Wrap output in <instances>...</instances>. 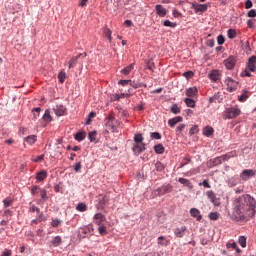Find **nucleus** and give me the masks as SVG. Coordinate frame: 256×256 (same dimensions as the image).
<instances>
[{
	"instance_id": "3",
	"label": "nucleus",
	"mask_w": 256,
	"mask_h": 256,
	"mask_svg": "<svg viewBox=\"0 0 256 256\" xmlns=\"http://www.w3.org/2000/svg\"><path fill=\"white\" fill-rule=\"evenodd\" d=\"M225 84L227 85V91H229V93H233V91L239 87V82L233 80L231 77L226 78Z\"/></svg>"
},
{
	"instance_id": "46",
	"label": "nucleus",
	"mask_w": 256,
	"mask_h": 256,
	"mask_svg": "<svg viewBox=\"0 0 256 256\" xmlns=\"http://www.w3.org/2000/svg\"><path fill=\"white\" fill-rule=\"evenodd\" d=\"M41 211V209H39V207L31 204L30 208H29V213H39Z\"/></svg>"
},
{
	"instance_id": "23",
	"label": "nucleus",
	"mask_w": 256,
	"mask_h": 256,
	"mask_svg": "<svg viewBox=\"0 0 256 256\" xmlns=\"http://www.w3.org/2000/svg\"><path fill=\"white\" fill-rule=\"evenodd\" d=\"M134 69H135V64L132 63V64L126 66L125 68H123V69L120 71V73H121L122 75H129V73H131V71L134 70Z\"/></svg>"
},
{
	"instance_id": "31",
	"label": "nucleus",
	"mask_w": 256,
	"mask_h": 256,
	"mask_svg": "<svg viewBox=\"0 0 256 256\" xmlns=\"http://www.w3.org/2000/svg\"><path fill=\"white\" fill-rule=\"evenodd\" d=\"M170 111L171 113H173L174 115H179V113H181V108L177 105V104H172V106L170 107Z\"/></svg>"
},
{
	"instance_id": "13",
	"label": "nucleus",
	"mask_w": 256,
	"mask_h": 256,
	"mask_svg": "<svg viewBox=\"0 0 256 256\" xmlns=\"http://www.w3.org/2000/svg\"><path fill=\"white\" fill-rule=\"evenodd\" d=\"M236 63H237V60L233 56H230L226 60H224V65L226 69H229V70L235 69Z\"/></svg>"
},
{
	"instance_id": "63",
	"label": "nucleus",
	"mask_w": 256,
	"mask_h": 256,
	"mask_svg": "<svg viewBox=\"0 0 256 256\" xmlns=\"http://www.w3.org/2000/svg\"><path fill=\"white\" fill-rule=\"evenodd\" d=\"M81 162L76 163L74 170L76 171V173H79V171H81Z\"/></svg>"
},
{
	"instance_id": "10",
	"label": "nucleus",
	"mask_w": 256,
	"mask_h": 256,
	"mask_svg": "<svg viewBox=\"0 0 256 256\" xmlns=\"http://www.w3.org/2000/svg\"><path fill=\"white\" fill-rule=\"evenodd\" d=\"M231 157H233V152H230L228 154H225V155L215 158L213 161V164L221 165V163H223V161H229V159H231Z\"/></svg>"
},
{
	"instance_id": "59",
	"label": "nucleus",
	"mask_w": 256,
	"mask_h": 256,
	"mask_svg": "<svg viewBox=\"0 0 256 256\" xmlns=\"http://www.w3.org/2000/svg\"><path fill=\"white\" fill-rule=\"evenodd\" d=\"M118 85H122V87H125L126 85H131V80H120L118 82Z\"/></svg>"
},
{
	"instance_id": "30",
	"label": "nucleus",
	"mask_w": 256,
	"mask_h": 256,
	"mask_svg": "<svg viewBox=\"0 0 256 256\" xmlns=\"http://www.w3.org/2000/svg\"><path fill=\"white\" fill-rule=\"evenodd\" d=\"M179 183L182 185H185V187H188L189 189H193V184L188 179L185 178H179L178 179Z\"/></svg>"
},
{
	"instance_id": "41",
	"label": "nucleus",
	"mask_w": 256,
	"mask_h": 256,
	"mask_svg": "<svg viewBox=\"0 0 256 256\" xmlns=\"http://www.w3.org/2000/svg\"><path fill=\"white\" fill-rule=\"evenodd\" d=\"M235 37H237V31L235 29H229L228 30V38L235 39Z\"/></svg>"
},
{
	"instance_id": "54",
	"label": "nucleus",
	"mask_w": 256,
	"mask_h": 256,
	"mask_svg": "<svg viewBox=\"0 0 256 256\" xmlns=\"http://www.w3.org/2000/svg\"><path fill=\"white\" fill-rule=\"evenodd\" d=\"M205 187L206 189H211V185L209 184V180H203V182L199 183V186Z\"/></svg>"
},
{
	"instance_id": "35",
	"label": "nucleus",
	"mask_w": 256,
	"mask_h": 256,
	"mask_svg": "<svg viewBox=\"0 0 256 256\" xmlns=\"http://www.w3.org/2000/svg\"><path fill=\"white\" fill-rule=\"evenodd\" d=\"M76 210L80 211V213H85L87 211V204L81 202L76 206Z\"/></svg>"
},
{
	"instance_id": "42",
	"label": "nucleus",
	"mask_w": 256,
	"mask_h": 256,
	"mask_svg": "<svg viewBox=\"0 0 256 256\" xmlns=\"http://www.w3.org/2000/svg\"><path fill=\"white\" fill-rule=\"evenodd\" d=\"M37 215V220L41 223L42 221H47V218L45 217V214H43V212H41V210L39 211V213H36Z\"/></svg>"
},
{
	"instance_id": "14",
	"label": "nucleus",
	"mask_w": 256,
	"mask_h": 256,
	"mask_svg": "<svg viewBox=\"0 0 256 256\" xmlns=\"http://www.w3.org/2000/svg\"><path fill=\"white\" fill-rule=\"evenodd\" d=\"M250 177H255V171L251 169H246L240 174L242 181H249Z\"/></svg>"
},
{
	"instance_id": "48",
	"label": "nucleus",
	"mask_w": 256,
	"mask_h": 256,
	"mask_svg": "<svg viewBox=\"0 0 256 256\" xmlns=\"http://www.w3.org/2000/svg\"><path fill=\"white\" fill-rule=\"evenodd\" d=\"M209 219H211V221H217V219H219V214L218 212H211L209 214Z\"/></svg>"
},
{
	"instance_id": "24",
	"label": "nucleus",
	"mask_w": 256,
	"mask_h": 256,
	"mask_svg": "<svg viewBox=\"0 0 256 256\" xmlns=\"http://www.w3.org/2000/svg\"><path fill=\"white\" fill-rule=\"evenodd\" d=\"M184 103L187 107H190L191 109H195L197 102L193 100V98H185Z\"/></svg>"
},
{
	"instance_id": "6",
	"label": "nucleus",
	"mask_w": 256,
	"mask_h": 256,
	"mask_svg": "<svg viewBox=\"0 0 256 256\" xmlns=\"http://www.w3.org/2000/svg\"><path fill=\"white\" fill-rule=\"evenodd\" d=\"M105 125L106 127H108L110 131H112V133H115L116 131L115 116L109 115L108 117H106Z\"/></svg>"
},
{
	"instance_id": "34",
	"label": "nucleus",
	"mask_w": 256,
	"mask_h": 256,
	"mask_svg": "<svg viewBox=\"0 0 256 256\" xmlns=\"http://www.w3.org/2000/svg\"><path fill=\"white\" fill-rule=\"evenodd\" d=\"M42 119L47 123H51V121H53V118L51 117V112L49 110H46Z\"/></svg>"
},
{
	"instance_id": "50",
	"label": "nucleus",
	"mask_w": 256,
	"mask_h": 256,
	"mask_svg": "<svg viewBox=\"0 0 256 256\" xmlns=\"http://www.w3.org/2000/svg\"><path fill=\"white\" fill-rule=\"evenodd\" d=\"M239 244L241 247L245 248L247 247V239L244 236H240L239 238Z\"/></svg>"
},
{
	"instance_id": "8",
	"label": "nucleus",
	"mask_w": 256,
	"mask_h": 256,
	"mask_svg": "<svg viewBox=\"0 0 256 256\" xmlns=\"http://www.w3.org/2000/svg\"><path fill=\"white\" fill-rule=\"evenodd\" d=\"M206 195H207L209 201H211L215 207H219L221 205L219 198H217V196L215 195V192H213V190L207 191Z\"/></svg>"
},
{
	"instance_id": "58",
	"label": "nucleus",
	"mask_w": 256,
	"mask_h": 256,
	"mask_svg": "<svg viewBox=\"0 0 256 256\" xmlns=\"http://www.w3.org/2000/svg\"><path fill=\"white\" fill-rule=\"evenodd\" d=\"M104 33H105V37H107V39L109 40V41H111L112 40V38H111V29H109V28H106L105 29V31H104Z\"/></svg>"
},
{
	"instance_id": "22",
	"label": "nucleus",
	"mask_w": 256,
	"mask_h": 256,
	"mask_svg": "<svg viewBox=\"0 0 256 256\" xmlns=\"http://www.w3.org/2000/svg\"><path fill=\"white\" fill-rule=\"evenodd\" d=\"M157 243L160 247H167V246H169L170 242L167 238H165V236H160V237H158Z\"/></svg>"
},
{
	"instance_id": "1",
	"label": "nucleus",
	"mask_w": 256,
	"mask_h": 256,
	"mask_svg": "<svg viewBox=\"0 0 256 256\" xmlns=\"http://www.w3.org/2000/svg\"><path fill=\"white\" fill-rule=\"evenodd\" d=\"M256 200L249 194L236 198L233 202V216L236 221H249L255 217Z\"/></svg>"
},
{
	"instance_id": "28",
	"label": "nucleus",
	"mask_w": 256,
	"mask_h": 256,
	"mask_svg": "<svg viewBox=\"0 0 256 256\" xmlns=\"http://www.w3.org/2000/svg\"><path fill=\"white\" fill-rule=\"evenodd\" d=\"M154 151L157 153V155H163V153H165V147L163 144H157L154 146Z\"/></svg>"
},
{
	"instance_id": "33",
	"label": "nucleus",
	"mask_w": 256,
	"mask_h": 256,
	"mask_svg": "<svg viewBox=\"0 0 256 256\" xmlns=\"http://www.w3.org/2000/svg\"><path fill=\"white\" fill-rule=\"evenodd\" d=\"M53 247H59L61 243H63V240L61 239V236H56L54 239L51 241Z\"/></svg>"
},
{
	"instance_id": "36",
	"label": "nucleus",
	"mask_w": 256,
	"mask_h": 256,
	"mask_svg": "<svg viewBox=\"0 0 256 256\" xmlns=\"http://www.w3.org/2000/svg\"><path fill=\"white\" fill-rule=\"evenodd\" d=\"M143 141H144L143 134L134 135V143L145 144Z\"/></svg>"
},
{
	"instance_id": "61",
	"label": "nucleus",
	"mask_w": 256,
	"mask_h": 256,
	"mask_svg": "<svg viewBox=\"0 0 256 256\" xmlns=\"http://www.w3.org/2000/svg\"><path fill=\"white\" fill-rule=\"evenodd\" d=\"M183 77H186V79H191V77H193V71L184 72Z\"/></svg>"
},
{
	"instance_id": "62",
	"label": "nucleus",
	"mask_w": 256,
	"mask_h": 256,
	"mask_svg": "<svg viewBox=\"0 0 256 256\" xmlns=\"http://www.w3.org/2000/svg\"><path fill=\"white\" fill-rule=\"evenodd\" d=\"M251 7H253V2L251 0H247L245 2V8L246 9H251Z\"/></svg>"
},
{
	"instance_id": "32",
	"label": "nucleus",
	"mask_w": 256,
	"mask_h": 256,
	"mask_svg": "<svg viewBox=\"0 0 256 256\" xmlns=\"http://www.w3.org/2000/svg\"><path fill=\"white\" fill-rule=\"evenodd\" d=\"M209 77L212 81H219V70H213L210 74Z\"/></svg>"
},
{
	"instance_id": "43",
	"label": "nucleus",
	"mask_w": 256,
	"mask_h": 256,
	"mask_svg": "<svg viewBox=\"0 0 256 256\" xmlns=\"http://www.w3.org/2000/svg\"><path fill=\"white\" fill-rule=\"evenodd\" d=\"M76 141H83L85 139V132H78L75 135Z\"/></svg>"
},
{
	"instance_id": "52",
	"label": "nucleus",
	"mask_w": 256,
	"mask_h": 256,
	"mask_svg": "<svg viewBox=\"0 0 256 256\" xmlns=\"http://www.w3.org/2000/svg\"><path fill=\"white\" fill-rule=\"evenodd\" d=\"M4 207H11L13 205V200L11 198H6L3 200Z\"/></svg>"
},
{
	"instance_id": "60",
	"label": "nucleus",
	"mask_w": 256,
	"mask_h": 256,
	"mask_svg": "<svg viewBox=\"0 0 256 256\" xmlns=\"http://www.w3.org/2000/svg\"><path fill=\"white\" fill-rule=\"evenodd\" d=\"M11 255H13V251H11L10 249H4V251L1 254V256H11Z\"/></svg>"
},
{
	"instance_id": "40",
	"label": "nucleus",
	"mask_w": 256,
	"mask_h": 256,
	"mask_svg": "<svg viewBox=\"0 0 256 256\" xmlns=\"http://www.w3.org/2000/svg\"><path fill=\"white\" fill-rule=\"evenodd\" d=\"M163 25L164 27H171L172 29H175V27H177V23L171 22L169 20L164 21Z\"/></svg>"
},
{
	"instance_id": "2",
	"label": "nucleus",
	"mask_w": 256,
	"mask_h": 256,
	"mask_svg": "<svg viewBox=\"0 0 256 256\" xmlns=\"http://www.w3.org/2000/svg\"><path fill=\"white\" fill-rule=\"evenodd\" d=\"M239 115H241V109L237 107H230L225 110L226 119H236Z\"/></svg>"
},
{
	"instance_id": "9",
	"label": "nucleus",
	"mask_w": 256,
	"mask_h": 256,
	"mask_svg": "<svg viewBox=\"0 0 256 256\" xmlns=\"http://www.w3.org/2000/svg\"><path fill=\"white\" fill-rule=\"evenodd\" d=\"M109 203V196L99 195L98 196V204L96 205L97 209H105V205Z\"/></svg>"
},
{
	"instance_id": "47",
	"label": "nucleus",
	"mask_w": 256,
	"mask_h": 256,
	"mask_svg": "<svg viewBox=\"0 0 256 256\" xmlns=\"http://www.w3.org/2000/svg\"><path fill=\"white\" fill-rule=\"evenodd\" d=\"M32 113L34 115V120L37 121V117H39V113H41V108L37 107L32 110Z\"/></svg>"
},
{
	"instance_id": "38",
	"label": "nucleus",
	"mask_w": 256,
	"mask_h": 256,
	"mask_svg": "<svg viewBox=\"0 0 256 256\" xmlns=\"http://www.w3.org/2000/svg\"><path fill=\"white\" fill-rule=\"evenodd\" d=\"M88 139L91 143L97 141V131H92L88 134Z\"/></svg>"
},
{
	"instance_id": "11",
	"label": "nucleus",
	"mask_w": 256,
	"mask_h": 256,
	"mask_svg": "<svg viewBox=\"0 0 256 256\" xmlns=\"http://www.w3.org/2000/svg\"><path fill=\"white\" fill-rule=\"evenodd\" d=\"M83 55L84 57H87L86 53H80L77 56L72 57L68 62V69H74V67H77V61H79V58L83 57Z\"/></svg>"
},
{
	"instance_id": "53",
	"label": "nucleus",
	"mask_w": 256,
	"mask_h": 256,
	"mask_svg": "<svg viewBox=\"0 0 256 256\" xmlns=\"http://www.w3.org/2000/svg\"><path fill=\"white\" fill-rule=\"evenodd\" d=\"M155 169L156 171H163L165 169V166L161 162H156Z\"/></svg>"
},
{
	"instance_id": "27",
	"label": "nucleus",
	"mask_w": 256,
	"mask_h": 256,
	"mask_svg": "<svg viewBox=\"0 0 256 256\" xmlns=\"http://www.w3.org/2000/svg\"><path fill=\"white\" fill-rule=\"evenodd\" d=\"M214 129L213 127L211 126H206L204 129H203V135H205V137H211V135H213L214 133Z\"/></svg>"
},
{
	"instance_id": "20",
	"label": "nucleus",
	"mask_w": 256,
	"mask_h": 256,
	"mask_svg": "<svg viewBox=\"0 0 256 256\" xmlns=\"http://www.w3.org/2000/svg\"><path fill=\"white\" fill-rule=\"evenodd\" d=\"M190 215H191V217H195L197 221H201V219H203L201 212L197 208H191Z\"/></svg>"
},
{
	"instance_id": "56",
	"label": "nucleus",
	"mask_w": 256,
	"mask_h": 256,
	"mask_svg": "<svg viewBox=\"0 0 256 256\" xmlns=\"http://www.w3.org/2000/svg\"><path fill=\"white\" fill-rule=\"evenodd\" d=\"M150 137H151V139H157V140H159V139H161V134H160L159 132H152V133L150 134Z\"/></svg>"
},
{
	"instance_id": "19",
	"label": "nucleus",
	"mask_w": 256,
	"mask_h": 256,
	"mask_svg": "<svg viewBox=\"0 0 256 256\" xmlns=\"http://www.w3.org/2000/svg\"><path fill=\"white\" fill-rule=\"evenodd\" d=\"M182 121H183V117L176 116V117L168 120V125H169V127L173 128V127H175V125H177V123H181Z\"/></svg>"
},
{
	"instance_id": "4",
	"label": "nucleus",
	"mask_w": 256,
	"mask_h": 256,
	"mask_svg": "<svg viewBox=\"0 0 256 256\" xmlns=\"http://www.w3.org/2000/svg\"><path fill=\"white\" fill-rule=\"evenodd\" d=\"M191 9L195 11V13H205L207 11V4H199L197 2L191 3Z\"/></svg>"
},
{
	"instance_id": "7",
	"label": "nucleus",
	"mask_w": 256,
	"mask_h": 256,
	"mask_svg": "<svg viewBox=\"0 0 256 256\" xmlns=\"http://www.w3.org/2000/svg\"><path fill=\"white\" fill-rule=\"evenodd\" d=\"M185 95L188 97V99H195L199 96V90L196 86L187 88Z\"/></svg>"
},
{
	"instance_id": "29",
	"label": "nucleus",
	"mask_w": 256,
	"mask_h": 256,
	"mask_svg": "<svg viewBox=\"0 0 256 256\" xmlns=\"http://www.w3.org/2000/svg\"><path fill=\"white\" fill-rule=\"evenodd\" d=\"M24 141H26V143H28V145H34V143L37 142V136L36 135H30L27 136Z\"/></svg>"
},
{
	"instance_id": "45",
	"label": "nucleus",
	"mask_w": 256,
	"mask_h": 256,
	"mask_svg": "<svg viewBox=\"0 0 256 256\" xmlns=\"http://www.w3.org/2000/svg\"><path fill=\"white\" fill-rule=\"evenodd\" d=\"M185 124H180L179 126L176 127V135H181L183 131L185 130Z\"/></svg>"
},
{
	"instance_id": "21",
	"label": "nucleus",
	"mask_w": 256,
	"mask_h": 256,
	"mask_svg": "<svg viewBox=\"0 0 256 256\" xmlns=\"http://www.w3.org/2000/svg\"><path fill=\"white\" fill-rule=\"evenodd\" d=\"M155 9H156V13H157V15H159V17H165V15H167V10L165 8H163L162 5H156Z\"/></svg>"
},
{
	"instance_id": "17",
	"label": "nucleus",
	"mask_w": 256,
	"mask_h": 256,
	"mask_svg": "<svg viewBox=\"0 0 256 256\" xmlns=\"http://www.w3.org/2000/svg\"><path fill=\"white\" fill-rule=\"evenodd\" d=\"M247 69H249L252 73H255L256 70V56H252L249 58L247 63Z\"/></svg>"
},
{
	"instance_id": "64",
	"label": "nucleus",
	"mask_w": 256,
	"mask_h": 256,
	"mask_svg": "<svg viewBox=\"0 0 256 256\" xmlns=\"http://www.w3.org/2000/svg\"><path fill=\"white\" fill-rule=\"evenodd\" d=\"M248 17H256V10L252 9L248 12Z\"/></svg>"
},
{
	"instance_id": "51",
	"label": "nucleus",
	"mask_w": 256,
	"mask_h": 256,
	"mask_svg": "<svg viewBox=\"0 0 256 256\" xmlns=\"http://www.w3.org/2000/svg\"><path fill=\"white\" fill-rule=\"evenodd\" d=\"M40 196H41V199L43 200V201H47V199H48V197H47V191L45 190V189H41L40 188Z\"/></svg>"
},
{
	"instance_id": "18",
	"label": "nucleus",
	"mask_w": 256,
	"mask_h": 256,
	"mask_svg": "<svg viewBox=\"0 0 256 256\" xmlns=\"http://www.w3.org/2000/svg\"><path fill=\"white\" fill-rule=\"evenodd\" d=\"M187 231V226H182L180 228L174 229V235H176L179 239L185 237V232Z\"/></svg>"
},
{
	"instance_id": "37",
	"label": "nucleus",
	"mask_w": 256,
	"mask_h": 256,
	"mask_svg": "<svg viewBox=\"0 0 256 256\" xmlns=\"http://www.w3.org/2000/svg\"><path fill=\"white\" fill-rule=\"evenodd\" d=\"M99 228H98V233L100 234V235H102V237L103 236H105V235H107V226H105V225H100V226H98Z\"/></svg>"
},
{
	"instance_id": "57",
	"label": "nucleus",
	"mask_w": 256,
	"mask_h": 256,
	"mask_svg": "<svg viewBox=\"0 0 256 256\" xmlns=\"http://www.w3.org/2000/svg\"><path fill=\"white\" fill-rule=\"evenodd\" d=\"M217 43H218V45H223L225 43V36L224 35H219L217 37Z\"/></svg>"
},
{
	"instance_id": "44",
	"label": "nucleus",
	"mask_w": 256,
	"mask_h": 256,
	"mask_svg": "<svg viewBox=\"0 0 256 256\" xmlns=\"http://www.w3.org/2000/svg\"><path fill=\"white\" fill-rule=\"evenodd\" d=\"M40 191H41V187H39L38 185L33 186L31 188L32 195H39Z\"/></svg>"
},
{
	"instance_id": "12",
	"label": "nucleus",
	"mask_w": 256,
	"mask_h": 256,
	"mask_svg": "<svg viewBox=\"0 0 256 256\" xmlns=\"http://www.w3.org/2000/svg\"><path fill=\"white\" fill-rule=\"evenodd\" d=\"M104 221H107V218L105 217V215H103L101 213H96L93 216V223L95 225L101 226V225H103Z\"/></svg>"
},
{
	"instance_id": "15",
	"label": "nucleus",
	"mask_w": 256,
	"mask_h": 256,
	"mask_svg": "<svg viewBox=\"0 0 256 256\" xmlns=\"http://www.w3.org/2000/svg\"><path fill=\"white\" fill-rule=\"evenodd\" d=\"M55 115H57V117H63V115H67V108L63 105H57L54 109H53Z\"/></svg>"
},
{
	"instance_id": "16",
	"label": "nucleus",
	"mask_w": 256,
	"mask_h": 256,
	"mask_svg": "<svg viewBox=\"0 0 256 256\" xmlns=\"http://www.w3.org/2000/svg\"><path fill=\"white\" fill-rule=\"evenodd\" d=\"M132 151L134 155H141V153L145 151V144L134 143L132 146Z\"/></svg>"
},
{
	"instance_id": "26",
	"label": "nucleus",
	"mask_w": 256,
	"mask_h": 256,
	"mask_svg": "<svg viewBox=\"0 0 256 256\" xmlns=\"http://www.w3.org/2000/svg\"><path fill=\"white\" fill-rule=\"evenodd\" d=\"M248 97H249V91L243 90L242 94L240 96H238V101H240V103H245V101H247Z\"/></svg>"
},
{
	"instance_id": "49",
	"label": "nucleus",
	"mask_w": 256,
	"mask_h": 256,
	"mask_svg": "<svg viewBox=\"0 0 256 256\" xmlns=\"http://www.w3.org/2000/svg\"><path fill=\"white\" fill-rule=\"evenodd\" d=\"M196 133H199V126L198 125H194L190 131H189V135H196Z\"/></svg>"
},
{
	"instance_id": "25",
	"label": "nucleus",
	"mask_w": 256,
	"mask_h": 256,
	"mask_svg": "<svg viewBox=\"0 0 256 256\" xmlns=\"http://www.w3.org/2000/svg\"><path fill=\"white\" fill-rule=\"evenodd\" d=\"M36 179L38 181H45V179H47V171L41 170L40 172L36 173Z\"/></svg>"
},
{
	"instance_id": "39",
	"label": "nucleus",
	"mask_w": 256,
	"mask_h": 256,
	"mask_svg": "<svg viewBox=\"0 0 256 256\" xmlns=\"http://www.w3.org/2000/svg\"><path fill=\"white\" fill-rule=\"evenodd\" d=\"M58 79L59 83H65V79H67V74L64 71L59 72Z\"/></svg>"
},
{
	"instance_id": "55",
	"label": "nucleus",
	"mask_w": 256,
	"mask_h": 256,
	"mask_svg": "<svg viewBox=\"0 0 256 256\" xmlns=\"http://www.w3.org/2000/svg\"><path fill=\"white\" fill-rule=\"evenodd\" d=\"M61 223H63L60 219H52L51 225L53 227H58L59 225H61Z\"/></svg>"
},
{
	"instance_id": "5",
	"label": "nucleus",
	"mask_w": 256,
	"mask_h": 256,
	"mask_svg": "<svg viewBox=\"0 0 256 256\" xmlns=\"http://www.w3.org/2000/svg\"><path fill=\"white\" fill-rule=\"evenodd\" d=\"M171 191H173V186H171L170 184L168 185H164L160 188H157L155 190V195H167V193H171Z\"/></svg>"
}]
</instances>
